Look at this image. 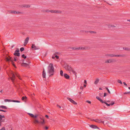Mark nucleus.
<instances>
[{"label":"nucleus","mask_w":130,"mask_h":130,"mask_svg":"<svg viewBox=\"0 0 130 130\" xmlns=\"http://www.w3.org/2000/svg\"><path fill=\"white\" fill-rule=\"evenodd\" d=\"M27 114L34 119L33 122L35 124H41L43 125L45 123V121L43 117L38 114L34 115L29 113Z\"/></svg>","instance_id":"nucleus-1"},{"label":"nucleus","mask_w":130,"mask_h":130,"mask_svg":"<svg viewBox=\"0 0 130 130\" xmlns=\"http://www.w3.org/2000/svg\"><path fill=\"white\" fill-rule=\"evenodd\" d=\"M54 72V68L53 65L52 63H50L49 65L48 68V73L50 76L53 75Z\"/></svg>","instance_id":"nucleus-2"},{"label":"nucleus","mask_w":130,"mask_h":130,"mask_svg":"<svg viewBox=\"0 0 130 130\" xmlns=\"http://www.w3.org/2000/svg\"><path fill=\"white\" fill-rule=\"evenodd\" d=\"M63 67L66 70L68 71L70 73H73L74 74H76V73L72 67L67 64H65L63 66Z\"/></svg>","instance_id":"nucleus-3"},{"label":"nucleus","mask_w":130,"mask_h":130,"mask_svg":"<svg viewBox=\"0 0 130 130\" xmlns=\"http://www.w3.org/2000/svg\"><path fill=\"white\" fill-rule=\"evenodd\" d=\"M8 74L12 81L13 82L15 77L14 74L12 71L10 70L8 73Z\"/></svg>","instance_id":"nucleus-4"},{"label":"nucleus","mask_w":130,"mask_h":130,"mask_svg":"<svg viewBox=\"0 0 130 130\" xmlns=\"http://www.w3.org/2000/svg\"><path fill=\"white\" fill-rule=\"evenodd\" d=\"M6 61H10L12 65L15 68H16L15 65L14 64L13 61L11 57L8 56H6L5 57Z\"/></svg>","instance_id":"nucleus-5"},{"label":"nucleus","mask_w":130,"mask_h":130,"mask_svg":"<svg viewBox=\"0 0 130 130\" xmlns=\"http://www.w3.org/2000/svg\"><path fill=\"white\" fill-rule=\"evenodd\" d=\"M105 56H106L107 57H119L120 56V55H115L113 54H106L105 55Z\"/></svg>","instance_id":"nucleus-6"},{"label":"nucleus","mask_w":130,"mask_h":130,"mask_svg":"<svg viewBox=\"0 0 130 130\" xmlns=\"http://www.w3.org/2000/svg\"><path fill=\"white\" fill-rule=\"evenodd\" d=\"M4 101L5 102H15L17 103H20V101H16L13 100H8V99H5L4 100Z\"/></svg>","instance_id":"nucleus-7"},{"label":"nucleus","mask_w":130,"mask_h":130,"mask_svg":"<svg viewBox=\"0 0 130 130\" xmlns=\"http://www.w3.org/2000/svg\"><path fill=\"white\" fill-rule=\"evenodd\" d=\"M93 121L98 123H102L103 124H104V121H102L101 119L99 120L98 119H96L95 120H93Z\"/></svg>","instance_id":"nucleus-8"},{"label":"nucleus","mask_w":130,"mask_h":130,"mask_svg":"<svg viewBox=\"0 0 130 130\" xmlns=\"http://www.w3.org/2000/svg\"><path fill=\"white\" fill-rule=\"evenodd\" d=\"M50 12H51V13H60L61 12V11L59 10H51L50 11H49Z\"/></svg>","instance_id":"nucleus-9"},{"label":"nucleus","mask_w":130,"mask_h":130,"mask_svg":"<svg viewBox=\"0 0 130 130\" xmlns=\"http://www.w3.org/2000/svg\"><path fill=\"white\" fill-rule=\"evenodd\" d=\"M67 99L69 100L71 103L74 105H77V103L75 102L72 99L69 98H67Z\"/></svg>","instance_id":"nucleus-10"},{"label":"nucleus","mask_w":130,"mask_h":130,"mask_svg":"<svg viewBox=\"0 0 130 130\" xmlns=\"http://www.w3.org/2000/svg\"><path fill=\"white\" fill-rule=\"evenodd\" d=\"M114 60L113 59H110L105 61V63H110L113 62Z\"/></svg>","instance_id":"nucleus-11"},{"label":"nucleus","mask_w":130,"mask_h":130,"mask_svg":"<svg viewBox=\"0 0 130 130\" xmlns=\"http://www.w3.org/2000/svg\"><path fill=\"white\" fill-rule=\"evenodd\" d=\"M10 12V13L14 14H19L21 13V12H20L15 10L11 11Z\"/></svg>","instance_id":"nucleus-12"},{"label":"nucleus","mask_w":130,"mask_h":130,"mask_svg":"<svg viewBox=\"0 0 130 130\" xmlns=\"http://www.w3.org/2000/svg\"><path fill=\"white\" fill-rule=\"evenodd\" d=\"M29 38L28 37H27L25 39L24 42V46H25L28 43V41L29 40Z\"/></svg>","instance_id":"nucleus-13"},{"label":"nucleus","mask_w":130,"mask_h":130,"mask_svg":"<svg viewBox=\"0 0 130 130\" xmlns=\"http://www.w3.org/2000/svg\"><path fill=\"white\" fill-rule=\"evenodd\" d=\"M19 49H17L16 51H15L14 53V55H15L17 56H20V54L19 53Z\"/></svg>","instance_id":"nucleus-14"},{"label":"nucleus","mask_w":130,"mask_h":130,"mask_svg":"<svg viewBox=\"0 0 130 130\" xmlns=\"http://www.w3.org/2000/svg\"><path fill=\"white\" fill-rule=\"evenodd\" d=\"M21 65L23 67H27L29 66V64L25 62H23L21 64Z\"/></svg>","instance_id":"nucleus-15"},{"label":"nucleus","mask_w":130,"mask_h":130,"mask_svg":"<svg viewBox=\"0 0 130 130\" xmlns=\"http://www.w3.org/2000/svg\"><path fill=\"white\" fill-rule=\"evenodd\" d=\"M52 58L53 59H55L56 58L57 59H58L59 58V56L56 55L55 54H54L52 56Z\"/></svg>","instance_id":"nucleus-16"},{"label":"nucleus","mask_w":130,"mask_h":130,"mask_svg":"<svg viewBox=\"0 0 130 130\" xmlns=\"http://www.w3.org/2000/svg\"><path fill=\"white\" fill-rule=\"evenodd\" d=\"M21 7H24L26 8L29 7H30V6L28 5H21L20 6Z\"/></svg>","instance_id":"nucleus-17"},{"label":"nucleus","mask_w":130,"mask_h":130,"mask_svg":"<svg viewBox=\"0 0 130 130\" xmlns=\"http://www.w3.org/2000/svg\"><path fill=\"white\" fill-rule=\"evenodd\" d=\"M64 77L67 79H69V76L67 74L65 73L64 75Z\"/></svg>","instance_id":"nucleus-18"},{"label":"nucleus","mask_w":130,"mask_h":130,"mask_svg":"<svg viewBox=\"0 0 130 130\" xmlns=\"http://www.w3.org/2000/svg\"><path fill=\"white\" fill-rule=\"evenodd\" d=\"M96 98L102 103H104V102L98 96H96Z\"/></svg>","instance_id":"nucleus-19"},{"label":"nucleus","mask_w":130,"mask_h":130,"mask_svg":"<svg viewBox=\"0 0 130 130\" xmlns=\"http://www.w3.org/2000/svg\"><path fill=\"white\" fill-rule=\"evenodd\" d=\"M45 75H46V73L45 72V71L44 70V69L43 70L42 75L43 77V78H45Z\"/></svg>","instance_id":"nucleus-20"},{"label":"nucleus","mask_w":130,"mask_h":130,"mask_svg":"<svg viewBox=\"0 0 130 130\" xmlns=\"http://www.w3.org/2000/svg\"><path fill=\"white\" fill-rule=\"evenodd\" d=\"M90 127L93 128H98V127L95 125H90Z\"/></svg>","instance_id":"nucleus-21"},{"label":"nucleus","mask_w":130,"mask_h":130,"mask_svg":"<svg viewBox=\"0 0 130 130\" xmlns=\"http://www.w3.org/2000/svg\"><path fill=\"white\" fill-rule=\"evenodd\" d=\"M99 79L98 78H96L94 82V84L96 85L97 84L99 83Z\"/></svg>","instance_id":"nucleus-22"},{"label":"nucleus","mask_w":130,"mask_h":130,"mask_svg":"<svg viewBox=\"0 0 130 130\" xmlns=\"http://www.w3.org/2000/svg\"><path fill=\"white\" fill-rule=\"evenodd\" d=\"M31 48H32L34 49V50H37L38 49L36 46L35 45V44H32Z\"/></svg>","instance_id":"nucleus-23"},{"label":"nucleus","mask_w":130,"mask_h":130,"mask_svg":"<svg viewBox=\"0 0 130 130\" xmlns=\"http://www.w3.org/2000/svg\"><path fill=\"white\" fill-rule=\"evenodd\" d=\"M27 97L26 96L22 97V100L25 102H26L27 100Z\"/></svg>","instance_id":"nucleus-24"},{"label":"nucleus","mask_w":130,"mask_h":130,"mask_svg":"<svg viewBox=\"0 0 130 130\" xmlns=\"http://www.w3.org/2000/svg\"><path fill=\"white\" fill-rule=\"evenodd\" d=\"M107 26H108L109 28H110L111 27H115V26L111 24H108Z\"/></svg>","instance_id":"nucleus-25"},{"label":"nucleus","mask_w":130,"mask_h":130,"mask_svg":"<svg viewBox=\"0 0 130 130\" xmlns=\"http://www.w3.org/2000/svg\"><path fill=\"white\" fill-rule=\"evenodd\" d=\"M0 107L1 108H3L5 109H6L7 108L6 107V106H0Z\"/></svg>","instance_id":"nucleus-26"},{"label":"nucleus","mask_w":130,"mask_h":130,"mask_svg":"<svg viewBox=\"0 0 130 130\" xmlns=\"http://www.w3.org/2000/svg\"><path fill=\"white\" fill-rule=\"evenodd\" d=\"M4 117H5L4 116L0 115V121H1L2 120V119L4 118Z\"/></svg>","instance_id":"nucleus-27"},{"label":"nucleus","mask_w":130,"mask_h":130,"mask_svg":"<svg viewBox=\"0 0 130 130\" xmlns=\"http://www.w3.org/2000/svg\"><path fill=\"white\" fill-rule=\"evenodd\" d=\"M15 74L18 77L19 79H21V78H20L19 75V74L17 72H15Z\"/></svg>","instance_id":"nucleus-28"},{"label":"nucleus","mask_w":130,"mask_h":130,"mask_svg":"<svg viewBox=\"0 0 130 130\" xmlns=\"http://www.w3.org/2000/svg\"><path fill=\"white\" fill-rule=\"evenodd\" d=\"M63 71L62 70H61L60 71V75L61 76H63Z\"/></svg>","instance_id":"nucleus-29"},{"label":"nucleus","mask_w":130,"mask_h":130,"mask_svg":"<svg viewBox=\"0 0 130 130\" xmlns=\"http://www.w3.org/2000/svg\"><path fill=\"white\" fill-rule=\"evenodd\" d=\"M26 63L29 64V63H30V62L29 60L28 59H26Z\"/></svg>","instance_id":"nucleus-30"},{"label":"nucleus","mask_w":130,"mask_h":130,"mask_svg":"<svg viewBox=\"0 0 130 130\" xmlns=\"http://www.w3.org/2000/svg\"><path fill=\"white\" fill-rule=\"evenodd\" d=\"M123 49L126 50H130V49L128 47H124L123 48Z\"/></svg>","instance_id":"nucleus-31"},{"label":"nucleus","mask_w":130,"mask_h":130,"mask_svg":"<svg viewBox=\"0 0 130 130\" xmlns=\"http://www.w3.org/2000/svg\"><path fill=\"white\" fill-rule=\"evenodd\" d=\"M22 57L25 59L26 58V56H25L23 54L22 55Z\"/></svg>","instance_id":"nucleus-32"},{"label":"nucleus","mask_w":130,"mask_h":130,"mask_svg":"<svg viewBox=\"0 0 130 130\" xmlns=\"http://www.w3.org/2000/svg\"><path fill=\"white\" fill-rule=\"evenodd\" d=\"M18 59V58L17 57H14V61H16Z\"/></svg>","instance_id":"nucleus-33"},{"label":"nucleus","mask_w":130,"mask_h":130,"mask_svg":"<svg viewBox=\"0 0 130 130\" xmlns=\"http://www.w3.org/2000/svg\"><path fill=\"white\" fill-rule=\"evenodd\" d=\"M104 103H105L108 106H109L110 105V104H108L106 103L105 102H104Z\"/></svg>","instance_id":"nucleus-34"},{"label":"nucleus","mask_w":130,"mask_h":130,"mask_svg":"<svg viewBox=\"0 0 130 130\" xmlns=\"http://www.w3.org/2000/svg\"><path fill=\"white\" fill-rule=\"evenodd\" d=\"M84 48L82 47H79L76 48L77 49H84Z\"/></svg>","instance_id":"nucleus-35"},{"label":"nucleus","mask_w":130,"mask_h":130,"mask_svg":"<svg viewBox=\"0 0 130 130\" xmlns=\"http://www.w3.org/2000/svg\"><path fill=\"white\" fill-rule=\"evenodd\" d=\"M117 82L118 83H120L121 84H122L121 81V80H118Z\"/></svg>","instance_id":"nucleus-36"},{"label":"nucleus","mask_w":130,"mask_h":130,"mask_svg":"<svg viewBox=\"0 0 130 130\" xmlns=\"http://www.w3.org/2000/svg\"><path fill=\"white\" fill-rule=\"evenodd\" d=\"M86 102L90 104L91 103V102L88 100Z\"/></svg>","instance_id":"nucleus-37"},{"label":"nucleus","mask_w":130,"mask_h":130,"mask_svg":"<svg viewBox=\"0 0 130 130\" xmlns=\"http://www.w3.org/2000/svg\"><path fill=\"white\" fill-rule=\"evenodd\" d=\"M24 50V48L22 47V48H21L20 50L21 51H23Z\"/></svg>","instance_id":"nucleus-38"},{"label":"nucleus","mask_w":130,"mask_h":130,"mask_svg":"<svg viewBox=\"0 0 130 130\" xmlns=\"http://www.w3.org/2000/svg\"><path fill=\"white\" fill-rule=\"evenodd\" d=\"M0 130H6L5 127H3Z\"/></svg>","instance_id":"nucleus-39"},{"label":"nucleus","mask_w":130,"mask_h":130,"mask_svg":"<svg viewBox=\"0 0 130 130\" xmlns=\"http://www.w3.org/2000/svg\"><path fill=\"white\" fill-rule=\"evenodd\" d=\"M115 104V103L114 102H112L110 104V105H112Z\"/></svg>","instance_id":"nucleus-40"},{"label":"nucleus","mask_w":130,"mask_h":130,"mask_svg":"<svg viewBox=\"0 0 130 130\" xmlns=\"http://www.w3.org/2000/svg\"><path fill=\"white\" fill-rule=\"evenodd\" d=\"M90 32L91 33H95L96 32L94 31H90Z\"/></svg>","instance_id":"nucleus-41"},{"label":"nucleus","mask_w":130,"mask_h":130,"mask_svg":"<svg viewBox=\"0 0 130 130\" xmlns=\"http://www.w3.org/2000/svg\"><path fill=\"white\" fill-rule=\"evenodd\" d=\"M106 89H107V91H108V92L109 93H110V92L109 90V89L107 88H106Z\"/></svg>","instance_id":"nucleus-42"},{"label":"nucleus","mask_w":130,"mask_h":130,"mask_svg":"<svg viewBox=\"0 0 130 130\" xmlns=\"http://www.w3.org/2000/svg\"><path fill=\"white\" fill-rule=\"evenodd\" d=\"M84 83L85 84H87V81L86 80H84Z\"/></svg>","instance_id":"nucleus-43"},{"label":"nucleus","mask_w":130,"mask_h":130,"mask_svg":"<svg viewBox=\"0 0 130 130\" xmlns=\"http://www.w3.org/2000/svg\"><path fill=\"white\" fill-rule=\"evenodd\" d=\"M0 111L4 112H6V111L3 110H0Z\"/></svg>","instance_id":"nucleus-44"},{"label":"nucleus","mask_w":130,"mask_h":130,"mask_svg":"<svg viewBox=\"0 0 130 130\" xmlns=\"http://www.w3.org/2000/svg\"><path fill=\"white\" fill-rule=\"evenodd\" d=\"M80 88L81 89H83V86H80Z\"/></svg>","instance_id":"nucleus-45"},{"label":"nucleus","mask_w":130,"mask_h":130,"mask_svg":"<svg viewBox=\"0 0 130 130\" xmlns=\"http://www.w3.org/2000/svg\"><path fill=\"white\" fill-rule=\"evenodd\" d=\"M45 117L47 118L48 119L49 118L48 116L47 115H46Z\"/></svg>","instance_id":"nucleus-46"},{"label":"nucleus","mask_w":130,"mask_h":130,"mask_svg":"<svg viewBox=\"0 0 130 130\" xmlns=\"http://www.w3.org/2000/svg\"><path fill=\"white\" fill-rule=\"evenodd\" d=\"M106 94L105 93H104V97H105L106 96Z\"/></svg>","instance_id":"nucleus-47"},{"label":"nucleus","mask_w":130,"mask_h":130,"mask_svg":"<svg viewBox=\"0 0 130 130\" xmlns=\"http://www.w3.org/2000/svg\"><path fill=\"white\" fill-rule=\"evenodd\" d=\"M57 107H59V108H61V106H60L59 105H57Z\"/></svg>","instance_id":"nucleus-48"},{"label":"nucleus","mask_w":130,"mask_h":130,"mask_svg":"<svg viewBox=\"0 0 130 130\" xmlns=\"http://www.w3.org/2000/svg\"><path fill=\"white\" fill-rule=\"evenodd\" d=\"M45 129L46 130L48 128V127H47L46 126L45 127Z\"/></svg>","instance_id":"nucleus-49"},{"label":"nucleus","mask_w":130,"mask_h":130,"mask_svg":"<svg viewBox=\"0 0 130 130\" xmlns=\"http://www.w3.org/2000/svg\"><path fill=\"white\" fill-rule=\"evenodd\" d=\"M123 84L124 85H125V86H127V85L126 84L125 82H123Z\"/></svg>","instance_id":"nucleus-50"},{"label":"nucleus","mask_w":130,"mask_h":130,"mask_svg":"<svg viewBox=\"0 0 130 130\" xmlns=\"http://www.w3.org/2000/svg\"><path fill=\"white\" fill-rule=\"evenodd\" d=\"M84 86L85 87H86V84H84Z\"/></svg>","instance_id":"nucleus-51"},{"label":"nucleus","mask_w":130,"mask_h":130,"mask_svg":"<svg viewBox=\"0 0 130 130\" xmlns=\"http://www.w3.org/2000/svg\"><path fill=\"white\" fill-rule=\"evenodd\" d=\"M49 10H46V12H50V11H49Z\"/></svg>","instance_id":"nucleus-52"},{"label":"nucleus","mask_w":130,"mask_h":130,"mask_svg":"<svg viewBox=\"0 0 130 130\" xmlns=\"http://www.w3.org/2000/svg\"><path fill=\"white\" fill-rule=\"evenodd\" d=\"M128 94V93H127V92H125V93H124V94Z\"/></svg>","instance_id":"nucleus-53"},{"label":"nucleus","mask_w":130,"mask_h":130,"mask_svg":"<svg viewBox=\"0 0 130 130\" xmlns=\"http://www.w3.org/2000/svg\"><path fill=\"white\" fill-rule=\"evenodd\" d=\"M0 92L1 93H2L3 92V90H1L0 91Z\"/></svg>","instance_id":"nucleus-54"},{"label":"nucleus","mask_w":130,"mask_h":130,"mask_svg":"<svg viewBox=\"0 0 130 130\" xmlns=\"http://www.w3.org/2000/svg\"><path fill=\"white\" fill-rule=\"evenodd\" d=\"M127 21L130 22V20H127Z\"/></svg>","instance_id":"nucleus-55"},{"label":"nucleus","mask_w":130,"mask_h":130,"mask_svg":"<svg viewBox=\"0 0 130 130\" xmlns=\"http://www.w3.org/2000/svg\"><path fill=\"white\" fill-rule=\"evenodd\" d=\"M1 125V122H0V126Z\"/></svg>","instance_id":"nucleus-56"},{"label":"nucleus","mask_w":130,"mask_h":130,"mask_svg":"<svg viewBox=\"0 0 130 130\" xmlns=\"http://www.w3.org/2000/svg\"><path fill=\"white\" fill-rule=\"evenodd\" d=\"M127 93H130V91L129 92H127Z\"/></svg>","instance_id":"nucleus-57"},{"label":"nucleus","mask_w":130,"mask_h":130,"mask_svg":"<svg viewBox=\"0 0 130 130\" xmlns=\"http://www.w3.org/2000/svg\"><path fill=\"white\" fill-rule=\"evenodd\" d=\"M128 88L130 90V87H128Z\"/></svg>","instance_id":"nucleus-58"},{"label":"nucleus","mask_w":130,"mask_h":130,"mask_svg":"<svg viewBox=\"0 0 130 130\" xmlns=\"http://www.w3.org/2000/svg\"><path fill=\"white\" fill-rule=\"evenodd\" d=\"M99 89L100 90H102V89H101V88H99Z\"/></svg>","instance_id":"nucleus-59"},{"label":"nucleus","mask_w":130,"mask_h":130,"mask_svg":"<svg viewBox=\"0 0 130 130\" xmlns=\"http://www.w3.org/2000/svg\"><path fill=\"white\" fill-rule=\"evenodd\" d=\"M33 95H35V94H34V93H33Z\"/></svg>","instance_id":"nucleus-60"},{"label":"nucleus","mask_w":130,"mask_h":130,"mask_svg":"<svg viewBox=\"0 0 130 130\" xmlns=\"http://www.w3.org/2000/svg\"><path fill=\"white\" fill-rule=\"evenodd\" d=\"M107 102H109V101H108Z\"/></svg>","instance_id":"nucleus-61"},{"label":"nucleus","mask_w":130,"mask_h":130,"mask_svg":"<svg viewBox=\"0 0 130 130\" xmlns=\"http://www.w3.org/2000/svg\"><path fill=\"white\" fill-rule=\"evenodd\" d=\"M9 130H12V129H11Z\"/></svg>","instance_id":"nucleus-62"}]
</instances>
